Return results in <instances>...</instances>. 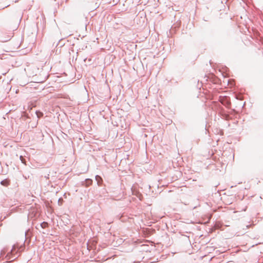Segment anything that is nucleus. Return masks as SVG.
Here are the masks:
<instances>
[{"instance_id":"1","label":"nucleus","mask_w":263,"mask_h":263,"mask_svg":"<svg viewBox=\"0 0 263 263\" xmlns=\"http://www.w3.org/2000/svg\"><path fill=\"white\" fill-rule=\"evenodd\" d=\"M96 179L97 181L98 184L100 185L102 182V179L101 177H100L99 176H97L96 177Z\"/></svg>"},{"instance_id":"2","label":"nucleus","mask_w":263,"mask_h":263,"mask_svg":"<svg viewBox=\"0 0 263 263\" xmlns=\"http://www.w3.org/2000/svg\"><path fill=\"white\" fill-rule=\"evenodd\" d=\"M1 184L5 186H7L9 184V181L8 180H3L1 182Z\"/></svg>"},{"instance_id":"3","label":"nucleus","mask_w":263,"mask_h":263,"mask_svg":"<svg viewBox=\"0 0 263 263\" xmlns=\"http://www.w3.org/2000/svg\"><path fill=\"white\" fill-rule=\"evenodd\" d=\"M47 224H47V223H46V222H43V223H42L41 224V226H42V228H46V226H47Z\"/></svg>"}]
</instances>
